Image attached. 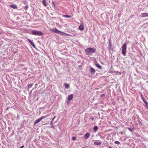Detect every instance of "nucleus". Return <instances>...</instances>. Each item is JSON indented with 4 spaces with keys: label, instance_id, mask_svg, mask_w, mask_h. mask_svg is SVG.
<instances>
[{
    "label": "nucleus",
    "instance_id": "obj_1",
    "mask_svg": "<svg viewBox=\"0 0 148 148\" xmlns=\"http://www.w3.org/2000/svg\"><path fill=\"white\" fill-rule=\"evenodd\" d=\"M49 31L51 32H55L57 34L62 35H64V34H65L67 36H71V35H70L69 34H66L65 33H64L58 30L56 28H54V29H49Z\"/></svg>",
    "mask_w": 148,
    "mask_h": 148
},
{
    "label": "nucleus",
    "instance_id": "obj_2",
    "mask_svg": "<svg viewBox=\"0 0 148 148\" xmlns=\"http://www.w3.org/2000/svg\"><path fill=\"white\" fill-rule=\"evenodd\" d=\"M96 51V49L94 48H88L85 50V52L88 55H92Z\"/></svg>",
    "mask_w": 148,
    "mask_h": 148
},
{
    "label": "nucleus",
    "instance_id": "obj_3",
    "mask_svg": "<svg viewBox=\"0 0 148 148\" xmlns=\"http://www.w3.org/2000/svg\"><path fill=\"white\" fill-rule=\"evenodd\" d=\"M127 45L125 43H124L122 46V53L123 55L125 56L126 55V50Z\"/></svg>",
    "mask_w": 148,
    "mask_h": 148
},
{
    "label": "nucleus",
    "instance_id": "obj_4",
    "mask_svg": "<svg viewBox=\"0 0 148 148\" xmlns=\"http://www.w3.org/2000/svg\"><path fill=\"white\" fill-rule=\"evenodd\" d=\"M32 34L34 35L42 36V33L40 31L35 30H33L32 31Z\"/></svg>",
    "mask_w": 148,
    "mask_h": 148
},
{
    "label": "nucleus",
    "instance_id": "obj_5",
    "mask_svg": "<svg viewBox=\"0 0 148 148\" xmlns=\"http://www.w3.org/2000/svg\"><path fill=\"white\" fill-rule=\"evenodd\" d=\"M49 115H47L46 116H43L40 118H39V119L36 120L35 122H34V124L35 125L37 123H38L41 120H42L43 119H44L46 117H47V116H48Z\"/></svg>",
    "mask_w": 148,
    "mask_h": 148
},
{
    "label": "nucleus",
    "instance_id": "obj_6",
    "mask_svg": "<svg viewBox=\"0 0 148 148\" xmlns=\"http://www.w3.org/2000/svg\"><path fill=\"white\" fill-rule=\"evenodd\" d=\"M141 17L142 18H144L148 17V13H141Z\"/></svg>",
    "mask_w": 148,
    "mask_h": 148
},
{
    "label": "nucleus",
    "instance_id": "obj_7",
    "mask_svg": "<svg viewBox=\"0 0 148 148\" xmlns=\"http://www.w3.org/2000/svg\"><path fill=\"white\" fill-rule=\"evenodd\" d=\"M90 69L91 74H94L96 72L95 70L92 67L90 68Z\"/></svg>",
    "mask_w": 148,
    "mask_h": 148
},
{
    "label": "nucleus",
    "instance_id": "obj_8",
    "mask_svg": "<svg viewBox=\"0 0 148 148\" xmlns=\"http://www.w3.org/2000/svg\"><path fill=\"white\" fill-rule=\"evenodd\" d=\"M73 98V94H71L68 96V100L69 101L71 100Z\"/></svg>",
    "mask_w": 148,
    "mask_h": 148
},
{
    "label": "nucleus",
    "instance_id": "obj_9",
    "mask_svg": "<svg viewBox=\"0 0 148 148\" xmlns=\"http://www.w3.org/2000/svg\"><path fill=\"white\" fill-rule=\"evenodd\" d=\"M90 136V134L89 133H87L84 135V137L86 139L88 138Z\"/></svg>",
    "mask_w": 148,
    "mask_h": 148
},
{
    "label": "nucleus",
    "instance_id": "obj_10",
    "mask_svg": "<svg viewBox=\"0 0 148 148\" xmlns=\"http://www.w3.org/2000/svg\"><path fill=\"white\" fill-rule=\"evenodd\" d=\"M28 40L29 42L34 47H35V46L34 43V42L31 40L30 39H28Z\"/></svg>",
    "mask_w": 148,
    "mask_h": 148
},
{
    "label": "nucleus",
    "instance_id": "obj_11",
    "mask_svg": "<svg viewBox=\"0 0 148 148\" xmlns=\"http://www.w3.org/2000/svg\"><path fill=\"white\" fill-rule=\"evenodd\" d=\"M95 66L99 69H101L102 68V67L101 66L99 65L97 62H95Z\"/></svg>",
    "mask_w": 148,
    "mask_h": 148
},
{
    "label": "nucleus",
    "instance_id": "obj_12",
    "mask_svg": "<svg viewBox=\"0 0 148 148\" xmlns=\"http://www.w3.org/2000/svg\"><path fill=\"white\" fill-rule=\"evenodd\" d=\"M79 29L80 30H83L84 29V27L83 25H80L79 27Z\"/></svg>",
    "mask_w": 148,
    "mask_h": 148
},
{
    "label": "nucleus",
    "instance_id": "obj_13",
    "mask_svg": "<svg viewBox=\"0 0 148 148\" xmlns=\"http://www.w3.org/2000/svg\"><path fill=\"white\" fill-rule=\"evenodd\" d=\"M10 6L11 8L14 9H16L17 8L16 5L15 4L11 5Z\"/></svg>",
    "mask_w": 148,
    "mask_h": 148
},
{
    "label": "nucleus",
    "instance_id": "obj_14",
    "mask_svg": "<svg viewBox=\"0 0 148 148\" xmlns=\"http://www.w3.org/2000/svg\"><path fill=\"white\" fill-rule=\"evenodd\" d=\"M94 144L96 145H100L101 144V143L100 142L96 141L94 143Z\"/></svg>",
    "mask_w": 148,
    "mask_h": 148
},
{
    "label": "nucleus",
    "instance_id": "obj_15",
    "mask_svg": "<svg viewBox=\"0 0 148 148\" xmlns=\"http://www.w3.org/2000/svg\"><path fill=\"white\" fill-rule=\"evenodd\" d=\"M42 4L44 6L46 7V2L45 0H42Z\"/></svg>",
    "mask_w": 148,
    "mask_h": 148
},
{
    "label": "nucleus",
    "instance_id": "obj_16",
    "mask_svg": "<svg viewBox=\"0 0 148 148\" xmlns=\"http://www.w3.org/2000/svg\"><path fill=\"white\" fill-rule=\"evenodd\" d=\"M64 85L66 88H69V84L65 83L64 84Z\"/></svg>",
    "mask_w": 148,
    "mask_h": 148
},
{
    "label": "nucleus",
    "instance_id": "obj_17",
    "mask_svg": "<svg viewBox=\"0 0 148 148\" xmlns=\"http://www.w3.org/2000/svg\"><path fill=\"white\" fill-rule=\"evenodd\" d=\"M98 129V127L97 126H95L94 127V130L95 131H97Z\"/></svg>",
    "mask_w": 148,
    "mask_h": 148
},
{
    "label": "nucleus",
    "instance_id": "obj_18",
    "mask_svg": "<svg viewBox=\"0 0 148 148\" xmlns=\"http://www.w3.org/2000/svg\"><path fill=\"white\" fill-rule=\"evenodd\" d=\"M33 85V84H31L30 85H29L27 87L28 89H29L31 88L32 87Z\"/></svg>",
    "mask_w": 148,
    "mask_h": 148
},
{
    "label": "nucleus",
    "instance_id": "obj_19",
    "mask_svg": "<svg viewBox=\"0 0 148 148\" xmlns=\"http://www.w3.org/2000/svg\"><path fill=\"white\" fill-rule=\"evenodd\" d=\"M63 17H65V18H69L71 17V16L69 15H63L62 16Z\"/></svg>",
    "mask_w": 148,
    "mask_h": 148
},
{
    "label": "nucleus",
    "instance_id": "obj_20",
    "mask_svg": "<svg viewBox=\"0 0 148 148\" xmlns=\"http://www.w3.org/2000/svg\"><path fill=\"white\" fill-rule=\"evenodd\" d=\"M51 3L52 4V6H53L54 8H55V4L53 2H52Z\"/></svg>",
    "mask_w": 148,
    "mask_h": 148
},
{
    "label": "nucleus",
    "instance_id": "obj_21",
    "mask_svg": "<svg viewBox=\"0 0 148 148\" xmlns=\"http://www.w3.org/2000/svg\"><path fill=\"white\" fill-rule=\"evenodd\" d=\"M144 102L145 104L146 105V106H147V108H148V103L147 102H145L144 100Z\"/></svg>",
    "mask_w": 148,
    "mask_h": 148
},
{
    "label": "nucleus",
    "instance_id": "obj_22",
    "mask_svg": "<svg viewBox=\"0 0 148 148\" xmlns=\"http://www.w3.org/2000/svg\"><path fill=\"white\" fill-rule=\"evenodd\" d=\"M114 143L116 144H119L120 143L118 141H115L114 142Z\"/></svg>",
    "mask_w": 148,
    "mask_h": 148
},
{
    "label": "nucleus",
    "instance_id": "obj_23",
    "mask_svg": "<svg viewBox=\"0 0 148 148\" xmlns=\"http://www.w3.org/2000/svg\"><path fill=\"white\" fill-rule=\"evenodd\" d=\"M76 139V137H73L72 138V140H75Z\"/></svg>",
    "mask_w": 148,
    "mask_h": 148
},
{
    "label": "nucleus",
    "instance_id": "obj_24",
    "mask_svg": "<svg viewBox=\"0 0 148 148\" xmlns=\"http://www.w3.org/2000/svg\"><path fill=\"white\" fill-rule=\"evenodd\" d=\"M128 130L131 131V132H132V131H133V129L132 128H128Z\"/></svg>",
    "mask_w": 148,
    "mask_h": 148
},
{
    "label": "nucleus",
    "instance_id": "obj_25",
    "mask_svg": "<svg viewBox=\"0 0 148 148\" xmlns=\"http://www.w3.org/2000/svg\"><path fill=\"white\" fill-rule=\"evenodd\" d=\"M105 96V94H103V95H101V97H104Z\"/></svg>",
    "mask_w": 148,
    "mask_h": 148
},
{
    "label": "nucleus",
    "instance_id": "obj_26",
    "mask_svg": "<svg viewBox=\"0 0 148 148\" xmlns=\"http://www.w3.org/2000/svg\"><path fill=\"white\" fill-rule=\"evenodd\" d=\"M53 121H51V123H50V124L51 125H53Z\"/></svg>",
    "mask_w": 148,
    "mask_h": 148
},
{
    "label": "nucleus",
    "instance_id": "obj_27",
    "mask_svg": "<svg viewBox=\"0 0 148 148\" xmlns=\"http://www.w3.org/2000/svg\"><path fill=\"white\" fill-rule=\"evenodd\" d=\"M56 118V116H55L53 118V119H52V121H53L54 120V119L55 118Z\"/></svg>",
    "mask_w": 148,
    "mask_h": 148
},
{
    "label": "nucleus",
    "instance_id": "obj_28",
    "mask_svg": "<svg viewBox=\"0 0 148 148\" xmlns=\"http://www.w3.org/2000/svg\"><path fill=\"white\" fill-rule=\"evenodd\" d=\"M24 147V146L23 145V146H21V147H20V148H23V147Z\"/></svg>",
    "mask_w": 148,
    "mask_h": 148
},
{
    "label": "nucleus",
    "instance_id": "obj_29",
    "mask_svg": "<svg viewBox=\"0 0 148 148\" xmlns=\"http://www.w3.org/2000/svg\"><path fill=\"white\" fill-rule=\"evenodd\" d=\"M91 119H92V120H93V119H94V118H91Z\"/></svg>",
    "mask_w": 148,
    "mask_h": 148
},
{
    "label": "nucleus",
    "instance_id": "obj_30",
    "mask_svg": "<svg viewBox=\"0 0 148 148\" xmlns=\"http://www.w3.org/2000/svg\"><path fill=\"white\" fill-rule=\"evenodd\" d=\"M109 148H112L111 147H109Z\"/></svg>",
    "mask_w": 148,
    "mask_h": 148
}]
</instances>
